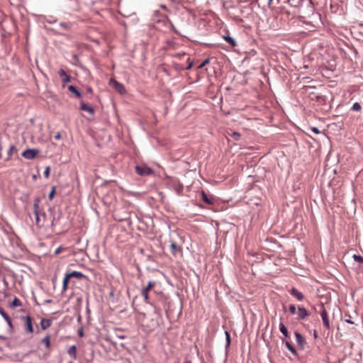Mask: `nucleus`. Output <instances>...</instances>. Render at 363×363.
<instances>
[{"instance_id": "nucleus-1", "label": "nucleus", "mask_w": 363, "mask_h": 363, "mask_svg": "<svg viewBox=\"0 0 363 363\" xmlns=\"http://www.w3.org/2000/svg\"><path fill=\"white\" fill-rule=\"evenodd\" d=\"M156 285V282L153 281H150L147 283V285L144 287L141 291V295L144 298V301L145 303L150 304V300L149 297V292L152 290L153 287Z\"/></svg>"}, {"instance_id": "nucleus-2", "label": "nucleus", "mask_w": 363, "mask_h": 363, "mask_svg": "<svg viewBox=\"0 0 363 363\" xmlns=\"http://www.w3.org/2000/svg\"><path fill=\"white\" fill-rule=\"evenodd\" d=\"M39 153L40 150L38 149H27L22 152V156L27 160H33Z\"/></svg>"}, {"instance_id": "nucleus-3", "label": "nucleus", "mask_w": 363, "mask_h": 363, "mask_svg": "<svg viewBox=\"0 0 363 363\" xmlns=\"http://www.w3.org/2000/svg\"><path fill=\"white\" fill-rule=\"evenodd\" d=\"M39 204L33 203V212L35 214V224L38 227L41 228L43 226V221L40 220V216L41 215V211L39 209Z\"/></svg>"}, {"instance_id": "nucleus-4", "label": "nucleus", "mask_w": 363, "mask_h": 363, "mask_svg": "<svg viewBox=\"0 0 363 363\" xmlns=\"http://www.w3.org/2000/svg\"><path fill=\"white\" fill-rule=\"evenodd\" d=\"M135 172L140 176H147L153 174V170L147 166H136Z\"/></svg>"}, {"instance_id": "nucleus-5", "label": "nucleus", "mask_w": 363, "mask_h": 363, "mask_svg": "<svg viewBox=\"0 0 363 363\" xmlns=\"http://www.w3.org/2000/svg\"><path fill=\"white\" fill-rule=\"evenodd\" d=\"M172 187L178 196H181L182 194L184 185L179 180L173 179L172 181Z\"/></svg>"}, {"instance_id": "nucleus-6", "label": "nucleus", "mask_w": 363, "mask_h": 363, "mask_svg": "<svg viewBox=\"0 0 363 363\" xmlns=\"http://www.w3.org/2000/svg\"><path fill=\"white\" fill-rule=\"evenodd\" d=\"M110 85L113 86V88L120 94H123L125 92V86L123 84L118 82L114 79H111L109 80Z\"/></svg>"}, {"instance_id": "nucleus-7", "label": "nucleus", "mask_w": 363, "mask_h": 363, "mask_svg": "<svg viewBox=\"0 0 363 363\" xmlns=\"http://www.w3.org/2000/svg\"><path fill=\"white\" fill-rule=\"evenodd\" d=\"M322 311L320 312V316L323 320V325L328 330L330 329V325L328 319V313L325 308L321 306Z\"/></svg>"}, {"instance_id": "nucleus-8", "label": "nucleus", "mask_w": 363, "mask_h": 363, "mask_svg": "<svg viewBox=\"0 0 363 363\" xmlns=\"http://www.w3.org/2000/svg\"><path fill=\"white\" fill-rule=\"evenodd\" d=\"M23 319L25 321L26 330L30 333L33 332V328L32 324V319L29 315L23 316Z\"/></svg>"}, {"instance_id": "nucleus-9", "label": "nucleus", "mask_w": 363, "mask_h": 363, "mask_svg": "<svg viewBox=\"0 0 363 363\" xmlns=\"http://www.w3.org/2000/svg\"><path fill=\"white\" fill-rule=\"evenodd\" d=\"M296 340L298 344V345L301 348L303 349L304 345L306 344V341L305 338L302 336L301 333H299L297 331H295L294 333Z\"/></svg>"}, {"instance_id": "nucleus-10", "label": "nucleus", "mask_w": 363, "mask_h": 363, "mask_svg": "<svg viewBox=\"0 0 363 363\" xmlns=\"http://www.w3.org/2000/svg\"><path fill=\"white\" fill-rule=\"evenodd\" d=\"M309 315L308 311L302 306H298V316L301 320L305 319Z\"/></svg>"}, {"instance_id": "nucleus-11", "label": "nucleus", "mask_w": 363, "mask_h": 363, "mask_svg": "<svg viewBox=\"0 0 363 363\" xmlns=\"http://www.w3.org/2000/svg\"><path fill=\"white\" fill-rule=\"evenodd\" d=\"M58 74L60 77H62V83L64 84L71 81V77L67 74L66 72L63 69H60Z\"/></svg>"}, {"instance_id": "nucleus-12", "label": "nucleus", "mask_w": 363, "mask_h": 363, "mask_svg": "<svg viewBox=\"0 0 363 363\" xmlns=\"http://www.w3.org/2000/svg\"><path fill=\"white\" fill-rule=\"evenodd\" d=\"M80 109L82 111H86L91 115H93L94 113V108L87 105L84 101L80 102Z\"/></svg>"}, {"instance_id": "nucleus-13", "label": "nucleus", "mask_w": 363, "mask_h": 363, "mask_svg": "<svg viewBox=\"0 0 363 363\" xmlns=\"http://www.w3.org/2000/svg\"><path fill=\"white\" fill-rule=\"evenodd\" d=\"M290 293L300 301H303L304 298V295L296 288H292Z\"/></svg>"}, {"instance_id": "nucleus-14", "label": "nucleus", "mask_w": 363, "mask_h": 363, "mask_svg": "<svg viewBox=\"0 0 363 363\" xmlns=\"http://www.w3.org/2000/svg\"><path fill=\"white\" fill-rule=\"evenodd\" d=\"M68 274L69 275L70 278L75 277L78 279H88L86 275L77 271H72L71 272H69Z\"/></svg>"}, {"instance_id": "nucleus-15", "label": "nucleus", "mask_w": 363, "mask_h": 363, "mask_svg": "<svg viewBox=\"0 0 363 363\" xmlns=\"http://www.w3.org/2000/svg\"><path fill=\"white\" fill-rule=\"evenodd\" d=\"M201 194L202 200L205 203H206L207 204H210V205H212L214 203V199L212 197H208V195L203 191H201Z\"/></svg>"}, {"instance_id": "nucleus-16", "label": "nucleus", "mask_w": 363, "mask_h": 363, "mask_svg": "<svg viewBox=\"0 0 363 363\" xmlns=\"http://www.w3.org/2000/svg\"><path fill=\"white\" fill-rule=\"evenodd\" d=\"M51 324H52L51 319L43 318L40 321V326H41L42 330H46L51 325Z\"/></svg>"}, {"instance_id": "nucleus-17", "label": "nucleus", "mask_w": 363, "mask_h": 363, "mask_svg": "<svg viewBox=\"0 0 363 363\" xmlns=\"http://www.w3.org/2000/svg\"><path fill=\"white\" fill-rule=\"evenodd\" d=\"M68 354L73 358L74 359H76L77 358V347L75 345H72L69 347L67 350Z\"/></svg>"}, {"instance_id": "nucleus-18", "label": "nucleus", "mask_w": 363, "mask_h": 363, "mask_svg": "<svg viewBox=\"0 0 363 363\" xmlns=\"http://www.w3.org/2000/svg\"><path fill=\"white\" fill-rule=\"evenodd\" d=\"M289 4L291 7L299 8L302 6L303 1L302 0H287Z\"/></svg>"}, {"instance_id": "nucleus-19", "label": "nucleus", "mask_w": 363, "mask_h": 363, "mask_svg": "<svg viewBox=\"0 0 363 363\" xmlns=\"http://www.w3.org/2000/svg\"><path fill=\"white\" fill-rule=\"evenodd\" d=\"M67 89L70 92L73 93L76 96L77 98L82 97V93L79 91H78L77 89L74 86L69 85Z\"/></svg>"}, {"instance_id": "nucleus-20", "label": "nucleus", "mask_w": 363, "mask_h": 363, "mask_svg": "<svg viewBox=\"0 0 363 363\" xmlns=\"http://www.w3.org/2000/svg\"><path fill=\"white\" fill-rule=\"evenodd\" d=\"M279 330L283 334V335L286 338L289 337V334L288 330H287V328H286V326L284 325V324L282 322H281L279 323Z\"/></svg>"}, {"instance_id": "nucleus-21", "label": "nucleus", "mask_w": 363, "mask_h": 363, "mask_svg": "<svg viewBox=\"0 0 363 363\" xmlns=\"http://www.w3.org/2000/svg\"><path fill=\"white\" fill-rule=\"evenodd\" d=\"M70 277L69 275L68 274V273H67L63 279V281H62V289L63 291H66L68 288V284H69V279H70Z\"/></svg>"}, {"instance_id": "nucleus-22", "label": "nucleus", "mask_w": 363, "mask_h": 363, "mask_svg": "<svg viewBox=\"0 0 363 363\" xmlns=\"http://www.w3.org/2000/svg\"><path fill=\"white\" fill-rule=\"evenodd\" d=\"M223 38L226 43H228L229 45H230L231 47L236 46L237 43H236L235 40H234V38H233L230 35H224Z\"/></svg>"}, {"instance_id": "nucleus-23", "label": "nucleus", "mask_w": 363, "mask_h": 363, "mask_svg": "<svg viewBox=\"0 0 363 363\" xmlns=\"http://www.w3.org/2000/svg\"><path fill=\"white\" fill-rule=\"evenodd\" d=\"M285 345L286 348L295 356L298 355L297 351L296 350L295 347L292 345L291 343H290L289 341L285 342Z\"/></svg>"}, {"instance_id": "nucleus-24", "label": "nucleus", "mask_w": 363, "mask_h": 363, "mask_svg": "<svg viewBox=\"0 0 363 363\" xmlns=\"http://www.w3.org/2000/svg\"><path fill=\"white\" fill-rule=\"evenodd\" d=\"M170 248H171V250H172V253L174 255H176V254L178 252H180L181 251V248L180 247H179L177 245H176L174 242H172L170 244Z\"/></svg>"}, {"instance_id": "nucleus-25", "label": "nucleus", "mask_w": 363, "mask_h": 363, "mask_svg": "<svg viewBox=\"0 0 363 363\" xmlns=\"http://www.w3.org/2000/svg\"><path fill=\"white\" fill-rule=\"evenodd\" d=\"M50 335H45V336L42 339L41 342H42V343H43V344L45 345V347H46L47 348H49V347H50Z\"/></svg>"}, {"instance_id": "nucleus-26", "label": "nucleus", "mask_w": 363, "mask_h": 363, "mask_svg": "<svg viewBox=\"0 0 363 363\" xmlns=\"http://www.w3.org/2000/svg\"><path fill=\"white\" fill-rule=\"evenodd\" d=\"M14 150H16L15 146L13 145H11L7 151V157L6 158V160H9L10 157L12 155Z\"/></svg>"}, {"instance_id": "nucleus-27", "label": "nucleus", "mask_w": 363, "mask_h": 363, "mask_svg": "<svg viewBox=\"0 0 363 363\" xmlns=\"http://www.w3.org/2000/svg\"><path fill=\"white\" fill-rule=\"evenodd\" d=\"M362 109V106L359 103L355 102L351 107V110L353 111H359Z\"/></svg>"}, {"instance_id": "nucleus-28", "label": "nucleus", "mask_w": 363, "mask_h": 363, "mask_svg": "<svg viewBox=\"0 0 363 363\" xmlns=\"http://www.w3.org/2000/svg\"><path fill=\"white\" fill-rule=\"evenodd\" d=\"M22 305L21 301L16 297L14 298L13 301L11 302V306L12 307H18L21 306Z\"/></svg>"}, {"instance_id": "nucleus-29", "label": "nucleus", "mask_w": 363, "mask_h": 363, "mask_svg": "<svg viewBox=\"0 0 363 363\" xmlns=\"http://www.w3.org/2000/svg\"><path fill=\"white\" fill-rule=\"evenodd\" d=\"M352 258L355 262H357L360 264H363V257H362L361 255H354L352 256Z\"/></svg>"}, {"instance_id": "nucleus-30", "label": "nucleus", "mask_w": 363, "mask_h": 363, "mask_svg": "<svg viewBox=\"0 0 363 363\" xmlns=\"http://www.w3.org/2000/svg\"><path fill=\"white\" fill-rule=\"evenodd\" d=\"M59 26L64 30H69L70 28V24L66 22L60 23Z\"/></svg>"}, {"instance_id": "nucleus-31", "label": "nucleus", "mask_w": 363, "mask_h": 363, "mask_svg": "<svg viewBox=\"0 0 363 363\" xmlns=\"http://www.w3.org/2000/svg\"><path fill=\"white\" fill-rule=\"evenodd\" d=\"M225 340H226L225 347L227 348L228 347H229V345L230 344V335L228 331L225 332Z\"/></svg>"}, {"instance_id": "nucleus-32", "label": "nucleus", "mask_w": 363, "mask_h": 363, "mask_svg": "<svg viewBox=\"0 0 363 363\" xmlns=\"http://www.w3.org/2000/svg\"><path fill=\"white\" fill-rule=\"evenodd\" d=\"M210 62V59L209 58H206L205 59L201 65H199L197 67V69H202L203 67H204L206 65H208V63Z\"/></svg>"}, {"instance_id": "nucleus-33", "label": "nucleus", "mask_w": 363, "mask_h": 363, "mask_svg": "<svg viewBox=\"0 0 363 363\" xmlns=\"http://www.w3.org/2000/svg\"><path fill=\"white\" fill-rule=\"evenodd\" d=\"M55 194V186H52L50 194L48 195V199L50 201L52 200Z\"/></svg>"}, {"instance_id": "nucleus-34", "label": "nucleus", "mask_w": 363, "mask_h": 363, "mask_svg": "<svg viewBox=\"0 0 363 363\" xmlns=\"http://www.w3.org/2000/svg\"><path fill=\"white\" fill-rule=\"evenodd\" d=\"M345 321L349 324H355V323L354 321L352 320V318L350 315L348 314H345Z\"/></svg>"}, {"instance_id": "nucleus-35", "label": "nucleus", "mask_w": 363, "mask_h": 363, "mask_svg": "<svg viewBox=\"0 0 363 363\" xmlns=\"http://www.w3.org/2000/svg\"><path fill=\"white\" fill-rule=\"evenodd\" d=\"M4 319L5 320V321L7 323L8 325L11 328H13V323H12V321H11V318L9 316V315H6V317L4 318Z\"/></svg>"}, {"instance_id": "nucleus-36", "label": "nucleus", "mask_w": 363, "mask_h": 363, "mask_svg": "<svg viewBox=\"0 0 363 363\" xmlns=\"http://www.w3.org/2000/svg\"><path fill=\"white\" fill-rule=\"evenodd\" d=\"M241 136V134L238 132H233L232 134H231V137L235 140H238L240 139Z\"/></svg>"}, {"instance_id": "nucleus-37", "label": "nucleus", "mask_w": 363, "mask_h": 363, "mask_svg": "<svg viewBox=\"0 0 363 363\" xmlns=\"http://www.w3.org/2000/svg\"><path fill=\"white\" fill-rule=\"evenodd\" d=\"M289 311L292 315H294L296 312V308L294 305L291 304L289 307Z\"/></svg>"}, {"instance_id": "nucleus-38", "label": "nucleus", "mask_w": 363, "mask_h": 363, "mask_svg": "<svg viewBox=\"0 0 363 363\" xmlns=\"http://www.w3.org/2000/svg\"><path fill=\"white\" fill-rule=\"evenodd\" d=\"M50 167H47L43 172L45 177L48 178V177L50 175Z\"/></svg>"}, {"instance_id": "nucleus-39", "label": "nucleus", "mask_w": 363, "mask_h": 363, "mask_svg": "<svg viewBox=\"0 0 363 363\" xmlns=\"http://www.w3.org/2000/svg\"><path fill=\"white\" fill-rule=\"evenodd\" d=\"M118 333H116V337L119 339H125V336L121 333V330H118Z\"/></svg>"}, {"instance_id": "nucleus-40", "label": "nucleus", "mask_w": 363, "mask_h": 363, "mask_svg": "<svg viewBox=\"0 0 363 363\" xmlns=\"http://www.w3.org/2000/svg\"><path fill=\"white\" fill-rule=\"evenodd\" d=\"M46 218V214L45 212H41V215L40 216V220L43 221V225L45 224V220Z\"/></svg>"}, {"instance_id": "nucleus-41", "label": "nucleus", "mask_w": 363, "mask_h": 363, "mask_svg": "<svg viewBox=\"0 0 363 363\" xmlns=\"http://www.w3.org/2000/svg\"><path fill=\"white\" fill-rule=\"evenodd\" d=\"M0 315L3 317V318L4 317H6L7 315V313H5V311L3 310V308L0 306Z\"/></svg>"}, {"instance_id": "nucleus-42", "label": "nucleus", "mask_w": 363, "mask_h": 363, "mask_svg": "<svg viewBox=\"0 0 363 363\" xmlns=\"http://www.w3.org/2000/svg\"><path fill=\"white\" fill-rule=\"evenodd\" d=\"M311 130L315 133V134H319L320 133V130H318V128L317 127H313L311 128Z\"/></svg>"}, {"instance_id": "nucleus-43", "label": "nucleus", "mask_w": 363, "mask_h": 363, "mask_svg": "<svg viewBox=\"0 0 363 363\" xmlns=\"http://www.w3.org/2000/svg\"><path fill=\"white\" fill-rule=\"evenodd\" d=\"M194 62L192 61L189 60V65L186 67V69H191L193 67Z\"/></svg>"}, {"instance_id": "nucleus-44", "label": "nucleus", "mask_w": 363, "mask_h": 363, "mask_svg": "<svg viewBox=\"0 0 363 363\" xmlns=\"http://www.w3.org/2000/svg\"><path fill=\"white\" fill-rule=\"evenodd\" d=\"M86 93H88V94H91L93 93V89H92V88H91V87H90V86H87V87L86 88Z\"/></svg>"}, {"instance_id": "nucleus-45", "label": "nucleus", "mask_w": 363, "mask_h": 363, "mask_svg": "<svg viewBox=\"0 0 363 363\" xmlns=\"http://www.w3.org/2000/svg\"><path fill=\"white\" fill-rule=\"evenodd\" d=\"M3 282H4V284L5 285L6 288H8L9 286V282L7 281L5 277H4L3 278Z\"/></svg>"}, {"instance_id": "nucleus-46", "label": "nucleus", "mask_w": 363, "mask_h": 363, "mask_svg": "<svg viewBox=\"0 0 363 363\" xmlns=\"http://www.w3.org/2000/svg\"><path fill=\"white\" fill-rule=\"evenodd\" d=\"M55 140H60L61 139V133L58 132L55 136Z\"/></svg>"}, {"instance_id": "nucleus-47", "label": "nucleus", "mask_w": 363, "mask_h": 363, "mask_svg": "<svg viewBox=\"0 0 363 363\" xmlns=\"http://www.w3.org/2000/svg\"><path fill=\"white\" fill-rule=\"evenodd\" d=\"M40 197H35L34 199V203H37V204H39L40 205Z\"/></svg>"}, {"instance_id": "nucleus-48", "label": "nucleus", "mask_w": 363, "mask_h": 363, "mask_svg": "<svg viewBox=\"0 0 363 363\" xmlns=\"http://www.w3.org/2000/svg\"><path fill=\"white\" fill-rule=\"evenodd\" d=\"M61 252V247H58L55 251V255H58Z\"/></svg>"}, {"instance_id": "nucleus-49", "label": "nucleus", "mask_w": 363, "mask_h": 363, "mask_svg": "<svg viewBox=\"0 0 363 363\" xmlns=\"http://www.w3.org/2000/svg\"><path fill=\"white\" fill-rule=\"evenodd\" d=\"M55 216H52V219L51 220V226H54L55 225Z\"/></svg>"}, {"instance_id": "nucleus-50", "label": "nucleus", "mask_w": 363, "mask_h": 363, "mask_svg": "<svg viewBox=\"0 0 363 363\" xmlns=\"http://www.w3.org/2000/svg\"><path fill=\"white\" fill-rule=\"evenodd\" d=\"M313 336H314V337H315V338H317V337H318V333H317V331H316V330H314V331H313Z\"/></svg>"}, {"instance_id": "nucleus-51", "label": "nucleus", "mask_w": 363, "mask_h": 363, "mask_svg": "<svg viewBox=\"0 0 363 363\" xmlns=\"http://www.w3.org/2000/svg\"><path fill=\"white\" fill-rule=\"evenodd\" d=\"M79 336H81V337L83 335V332H82V330H80V331L79 332Z\"/></svg>"}, {"instance_id": "nucleus-52", "label": "nucleus", "mask_w": 363, "mask_h": 363, "mask_svg": "<svg viewBox=\"0 0 363 363\" xmlns=\"http://www.w3.org/2000/svg\"><path fill=\"white\" fill-rule=\"evenodd\" d=\"M184 363H191V361L186 359Z\"/></svg>"}, {"instance_id": "nucleus-53", "label": "nucleus", "mask_w": 363, "mask_h": 363, "mask_svg": "<svg viewBox=\"0 0 363 363\" xmlns=\"http://www.w3.org/2000/svg\"><path fill=\"white\" fill-rule=\"evenodd\" d=\"M308 2H309L310 4H312V1L311 0H308Z\"/></svg>"}, {"instance_id": "nucleus-54", "label": "nucleus", "mask_w": 363, "mask_h": 363, "mask_svg": "<svg viewBox=\"0 0 363 363\" xmlns=\"http://www.w3.org/2000/svg\"><path fill=\"white\" fill-rule=\"evenodd\" d=\"M273 0H269V3L271 4Z\"/></svg>"}]
</instances>
